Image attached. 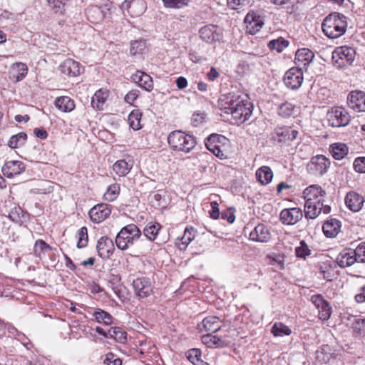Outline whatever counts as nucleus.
Returning <instances> with one entry per match:
<instances>
[{
	"mask_svg": "<svg viewBox=\"0 0 365 365\" xmlns=\"http://www.w3.org/2000/svg\"><path fill=\"white\" fill-rule=\"evenodd\" d=\"M218 106L225 113L231 114L237 124L245 123L252 113L253 106L248 97L239 92L222 95L218 101Z\"/></svg>",
	"mask_w": 365,
	"mask_h": 365,
	"instance_id": "obj_1",
	"label": "nucleus"
},
{
	"mask_svg": "<svg viewBox=\"0 0 365 365\" xmlns=\"http://www.w3.org/2000/svg\"><path fill=\"white\" fill-rule=\"evenodd\" d=\"M347 27L346 17L340 13L329 14L322 24V31L330 38H336L342 36Z\"/></svg>",
	"mask_w": 365,
	"mask_h": 365,
	"instance_id": "obj_2",
	"label": "nucleus"
},
{
	"mask_svg": "<svg viewBox=\"0 0 365 365\" xmlns=\"http://www.w3.org/2000/svg\"><path fill=\"white\" fill-rule=\"evenodd\" d=\"M170 147L176 151L190 153L197 144L195 138L181 130H174L168 136Z\"/></svg>",
	"mask_w": 365,
	"mask_h": 365,
	"instance_id": "obj_3",
	"label": "nucleus"
},
{
	"mask_svg": "<svg viewBox=\"0 0 365 365\" xmlns=\"http://www.w3.org/2000/svg\"><path fill=\"white\" fill-rule=\"evenodd\" d=\"M142 235L141 231L135 224L123 227L115 237V244L118 249L126 250Z\"/></svg>",
	"mask_w": 365,
	"mask_h": 365,
	"instance_id": "obj_4",
	"label": "nucleus"
},
{
	"mask_svg": "<svg viewBox=\"0 0 365 365\" xmlns=\"http://www.w3.org/2000/svg\"><path fill=\"white\" fill-rule=\"evenodd\" d=\"M356 56L355 50L349 46L337 47L332 53L334 65L338 68H344L351 65Z\"/></svg>",
	"mask_w": 365,
	"mask_h": 365,
	"instance_id": "obj_5",
	"label": "nucleus"
},
{
	"mask_svg": "<svg viewBox=\"0 0 365 365\" xmlns=\"http://www.w3.org/2000/svg\"><path fill=\"white\" fill-rule=\"evenodd\" d=\"M330 160L323 155H317L311 158L307 165L308 173L314 176H322L330 167Z\"/></svg>",
	"mask_w": 365,
	"mask_h": 365,
	"instance_id": "obj_6",
	"label": "nucleus"
},
{
	"mask_svg": "<svg viewBox=\"0 0 365 365\" xmlns=\"http://www.w3.org/2000/svg\"><path fill=\"white\" fill-rule=\"evenodd\" d=\"M329 125L331 127L346 126L351 120L349 112L343 107H333L327 113Z\"/></svg>",
	"mask_w": 365,
	"mask_h": 365,
	"instance_id": "obj_7",
	"label": "nucleus"
},
{
	"mask_svg": "<svg viewBox=\"0 0 365 365\" xmlns=\"http://www.w3.org/2000/svg\"><path fill=\"white\" fill-rule=\"evenodd\" d=\"M304 81L303 71L298 68H291L284 76V83L292 90H297L302 86Z\"/></svg>",
	"mask_w": 365,
	"mask_h": 365,
	"instance_id": "obj_8",
	"label": "nucleus"
},
{
	"mask_svg": "<svg viewBox=\"0 0 365 365\" xmlns=\"http://www.w3.org/2000/svg\"><path fill=\"white\" fill-rule=\"evenodd\" d=\"M134 292L139 298H145L153 293V286L149 278L141 277L133 281Z\"/></svg>",
	"mask_w": 365,
	"mask_h": 365,
	"instance_id": "obj_9",
	"label": "nucleus"
},
{
	"mask_svg": "<svg viewBox=\"0 0 365 365\" xmlns=\"http://www.w3.org/2000/svg\"><path fill=\"white\" fill-rule=\"evenodd\" d=\"M199 33L201 39L207 43H213L219 41L222 37L221 29L212 24L202 27Z\"/></svg>",
	"mask_w": 365,
	"mask_h": 365,
	"instance_id": "obj_10",
	"label": "nucleus"
},
{
	"mask_svg": "<svg viewBox=\"0 0 365 365\" xmlns=\"http://www.w3.org/2000/svg\"><path fill=\"white\" fill-rule=\"evenodd\" d=\"M310 300L319 310V319L323 321L328 320L332 313V309L322 294H314L311 297Z\"/></svg>",
	"mask_w": 365,
	"mask_h": 365,
	"instance_id": "obj_11",
	"label": "nucleus"
},
{
	"mask_svg": "<svg viewBox=\"0 0 365 365\" xmlns=\"http://www.w3.org/2000/svg\"><path fill=\"white\" fill-rule=\"evenodd\" d=\"M299 132L291 127H277L272 133V138L278 143H286L295 140Z\"/></svg>",
	"mask_w": 365,
	"mask_h": 365,
	"instance_id": "obj_12",
	"label": "nucleus"
},
{
	"mask_svg": "<svg viewBox=\"0 0 365 365\" xmlns=\"http://www.w3.org/2000/svg\"><path fill=\"white\" fill-rule=\"evenodd\" d=\"M347 104L356 112H365V93L361 91H352L347 96Z\"/></svg>",
	"mask_w": 365,
	"mask_h": 365,
	"instance_id": "obj_13",
	"label": "nucleus"
},
{
	"mask_svg": "<svg viewBox=\"0 0 365 365\" xmlns=\"http://www.w3.org/2000/svg\"><path fill=\"white\" fill-rule=\"evenodd\" d=\"M314 56V53L307 48L298 49L294 59L295 64L297 66V68L302 69V71H307L309 64L313 61Z\"/></svg>",
	"mask_w": 365,
	"mask_h": 365,
	"instance_id": "obj_14",
	"label": "nucleus"
},
{
	"mask_svg": "<svg viewBox=\"0 0 365 365\" xmlns=\"http://www.w3.org/2000/svg\"><path fill=\"white\" fill-rule=\"evenodd\" d=\"M110 213V205L101 203L93 206L90 210L88 215L92 222L100 223L108 217Z\"/></svg>",
	"mask_w": 365,
	"mask_h": 365,
	"instance_id": "obj_15",
	"label": "nucleus"
},
{
	"mask_svg": "<svg viewBox=\"0 0 365 365\" xmlns=\"http://www.w3.org/2000/svg\"><path fill=\"white\" fill-rule=\"evenodd\" d=\"M96 250L101 258H110L115 250L113 240L107 236L101 237L97 242Z\"/></svg>",
	"mask_w": 365,
	"mask_h": 365,
	"instance_id": "obj_16",
	"label": "nucleus"
},
{
	"mask_svg": "<svg viewBox=\"0 0 365 365\" xmlns=\"http://www.w3.org/2000/svg\"><path fill=\"white\" fill-rule=\"evenodd\" d=\"M303 215L299 208L283 209L280 212V220L284 225H292L302 219Z\"/></svg>",
	"mask_w": 365,
	"mask_h": 365,
	"instance_id": "obj_17",
	"label": "nucleus"
},
{
	"mask_svg": "<svg viewBox=\"0 0 365 365\" xmlns=\"http://www.w3.org/2000/svg\"><path fill=\"white\" fill-rule=\"evenodd\" d=\"M59 69L63 74L71 77L78 76L83 71L81 64L71 58L65 60L60 65Z\"/></svg>",
	"mask_w": 365,
	"mask_h": 365,
	"instance_id": "obj_18",
	"label": "nucleus"
},
{
	"mask_svg": "<svg viewBox=\"0 0 365 365\" xmlns=\"http://www.w3.org/2000/svg\"><path fill=\"white\" fill-rule=\"evenodd\" d=\"M364 197L355 191L349 192L345 197V204L352 212H359L364 203Z\"/></svg>",
	"mask_w": 365,
	"mask_h": 365,
	"instance_id": "obj_19",
	"label": "nucleus"
},
{
	"mask_svg": "<svg viewBox=\"0 0 365 365\" xmlns=\"http://www.w3.org/2000/svg\"><path fill=\"white\" fill-rule=\"evenodd\" d=\"M26 167L21 161L10 160L4 165L1 171L4 176L8 178L20 175L25 171Z\"/></svg>",
	"mask_w": 365,
	"mask_h": 365,
	"instance_id": "obj_20",
	"label": "nucleus"
},
{
	"mask_svg": "<svg viewBox=\"0 0 365 365\" xmlns=\"http://www.w3.org/2000/svg\"><path fill=\"white\" fill-rule=\"evenodd\" d=\"M131 79L134 83L147 91H151L153 88L152 77L143 71L137 70L131 76Z\"/></svg>",
	"mask_w": 365,
	"mask_h": 365,
	"instance_id": "obj_21",
	"label": "nucleus"
},
{
	"mask_svg": "<svg viewBox=\"0 0 365 365\" xmlns=\"http://www.w3.org/2000/svg\"><path fill=\"white\" fill-rule=\"evenodd\" d=\"M222 327V322L215 316L205 317L200 324H198L200 331H206L215 333Z\"/></svg>",
	"mask_w": 365,
	"mask_h": 365,
	"instance_id": "obj_22",
	"label": "nucleus"
},
{
	"mask_svg": "<svg viewBox=\"0 0 365 365\" xmlns=\"http://www.w3.org/2000/svg\"><path fill=\"white\" fill-rule=\"evenodd\" d=\"M336 262L341 268H345L358 262L353 249L344 250L336 257Z\"/></svg>",
	"mask_w": 365,
	"mask_h": 365,
	"instance_id": "obj_23",
	"label": "nucleus"
},
{
	"mask_svg": "<svg viewBox=\"0 0 365 365\" xmlns=\"http://www.w3.org/2000/svg\"><path fill=\"white\" fill-rule=\"evenodd\" d=\"M303 194L305 203H307L308 201L322 200L326 195V192L319 185H312L307 187L304 190Z\"/></svg>",
	"mask_w": 365,
	"mask_h": 365,
	"instance_id": "obj_24",
	"label": "nucleus"
},
{
	"mask_svg": "<svg viewBox=\"0 0 365 365\" xmlns=\"http://www.w3.org/2000/svg\"><path fill=\"white\" fill-rule=\"evenodd\" d=\"M247 23V29L251 34H255L258 32L264 25V21L261 16L253 14H247L245 19Z\"/></svg>",
	"mask_w": 365,
	"mask_h": 365,
	"instance_id": "obj_25",
	"label": "nucleus"
},
{
	"mask_svg": "<svg viewBox=\"0 0 365 365\" xmlns=\"http://www.w3.org/2000/svg\"><path fill=\"white\" fill-rule=\"evenodd\" d=\"M250 238L252 241L267 242L270 239V233L264 225L259 224L250 232Z\"/></svg>",
	"mask_w": 365,
	"mask_h": 365,
	"instance_id": "obj_26",
	"label": "nucleus"
},
{
	"mask_svg": "<svg viewBox=\"0 0 365 365\" xmlns=\"http://www.w3.org/2000/svg\"><path fill=\"white\" fill-rule=\"evenodd\" d=\"M341 226L339 220L331 218L324 223L322 230L326 237H334L339 232Z\"/></svg>",
	"mask_w": 365,
	"mask_h": 365,
	"instance_id": "obj_27",
	"label": "nucleus"
},
{
	"mask_svg": "<svg viewBox=\"0 0 365 365\" xmlns=\"http://www.w3.org/2000/svg\"><path fill=\"white\" fill-rule=\"evenodd\" d=\"M322 200H317L314 202L308 201L304 204L305 217L309 219H315L322 212V206L324 202Z\"/></svg>",
	"mask_w": 365,
	"mask_h": 365,
	"instance_id": "obj_28",
	"label": "nucleus"
},
{
	"mask_svg": "<svg viewBox=\"0 0 365 365\" xmlns=\"http://www.w3.org/2000/svg\"><path fill=\"white\" fill-rule=\"evenodd\" d=\"M329 152L335 160H342L349 153V148L344 143H334L329 147Z\"/></svg>",
	"mask_w": 365,
	"mask_h": 365,
	"instance_id": "obj_29",
	"label": "nucleus"
},
{
	"mask_svg": "<svg viewBox=\"0 0 365 365\" xmlns=\"http://www.w3.org/2000/svg\"><path fill=\"white\" fill-rule=\"evenodd\" d=\"M28 73V67L25 63H16L9 72L10 78L19 82L23 80Z\"/></svg>",
	"mask_w": 365,
	"mask_h": 365,
	"instance_id": "obj_30",
	"label": "nucleus"
},
{
	"mask_svg": "<svg viewBox=\"0 0 365 365\" xmlns=\"http://www.w3.org/2000/svg\"><path fill=\"white\" fill-rule=\"evenodd\" d=\"M54 104L59 110L65 113L71 112L75 108L74 101L68 96L56 98Z\"/></svg>",
	"mask_w": 365,
	"mask_h": 365,
	"instance_id": "obj_31",
	"label": "nucleus"
},
{
	"mask_svg": "<svg viewBox=\"0 0 365 365\" xmlns=\"http://www.w3.org/2000/svg\"><path fill=\"white\" fill-rule=\"evenodd\" d=\"M133 168L132 160L126 161L125 159L117 160L113 165V170L119 176H125Z\"/></svg>",
	"mask_w": 365,
	"mask_h": 365,
	"instance_id": "obj_32",
	"label": "nucleus"
},
{
	"mask_svg": "<svg viewBox=\"0 0 365 365\" xmlns=\"http://www.w3.org/2000/svg\"><path fill=\"white\" fill-rule=\"evenodd\" d=\"M88 19L93 24L102 21L104 17L103 11L98 6H91L86 11Z\"/></svg>",
	"mask_w": 365,
	"mask_h": 365,
	"instance_id": "obj_33",
	"label": "nucleus"
},
{
	"mask_svg": "<svg viewBox=\"0 0 365 365\" xmlns=\"http://www.w3.org/2000/svg\"><path fill=\"white\" fill-rule=\"evenodd\" d=\"M256 178L262 185L269 184L273 178V173L268 166H262L256 171Z\"/></svg>",
	"mask_w": 365,
	"mask_h": 365,
	"instance_id": "obj_34",
	"label": "nucleus"
},
{
	"mask_svg": "<svg viewBox=\"0 0 365 365\" xmlns=\"http://www.w3.org/2000/svg\"><path fill=\"white\" fill-rule=\"evenodd\" d=\"M161 227L160 224L158 222H149L143 229V235L149 240L154 241Z\"/></svg>",
	"mask_w": 365,
	"mask_h": 365,
	"instance_id": "obj_35",
	"label": "nucleus"
},
{
	"mask_svg": "<svg viewBox=\"0 0 365 365\" xmlns=\"http://www.w3.org/2000/svg\"><path fill=\"white\" fill-rule=\"evenodd\" d=\"M52 250V247L43 240L36 241L34 247V253L36 257L42 258L46 253Z\"/></svg>",
	"mask_w": 365,
	"mask_h": 365,
	"instance_id": "obj_36",
	"label": "nucleus"
},
{
	"mask_svg": "<svg viewBox=\"0 0 365 365\" xmlns=\"http://www.w3.org/2000/svg\"><path fill=\"white\" fill-rule=\"evenodd\" d=\"M128 10L133 15L140 16L145 10V3L144 0H132L128 6Z\"/></svg>",
	"mask_w": 365,
	"mask_h": 365,
	"instance_id": "obj_37",
	"label": "nucleus"
},
{
	"mask_svg": "<svg viewBox=\"0 0 365 365\" xmlns=\"http://www.w3.org/2000/svg\"><path fill=\"white\" fill-rule=\"evenodd\" d=\"M110 338H113L115 341L124 344L127 340V333L122 328L115 327L108 329Z\"/></svg>",
	"mask_w": 365,
	"mask_h": 365,
	"instance_id": "obj_38",
	"label": "nucleus"
},
{
	"mask_svg": "<svg viewBox=\"0 0 365 365\" xmlns=\"http://www.w3.org/2000/svg\"><path fill=\"white\" fill-rule=\"evenodd\" d=\"M187 359L194 365H209L201 359V351L199 349H191L186 353Z\"/></svg>",
	"mask_w": 365,
	"mask_h": 365,
	"instance_id": "obj_39",
	"label": "nucleus"
},
{
	"mask_svg": "<svg viewBox=\"0 0 365 365\" xmlns=\"http://www.w3.org/2000/svg\"><path fill=\"white\" fill-rule=\"evenodd\" d=\"M96 321L98 323H103L106 325H110L113 322L112 316L107 312L97 309L93 314Z\"/></svg>",
	"mask_w": 365,
	"mask_h": 365,
	"instance_id": "obj_40",
	"label": "nucleus"
},
{
	"mask_svg": "<svg viewBox=\"0 0 365 365\" xmlns=\"http://www.w3.org/2000/svg\"><path fill=\"white\" fill-rule=\"evenodd\" d=\"M26 139H27V135L25 133H24V132L19 133L16 135H12L10 138V139L8 142V145L11 148H13V149L16 148L19 146H21V145H24Z\"/></svg>",
	"mask_w": 365,
	"mask_h": 365,
	"instance_id": "obj_41",
	"label": "nucleus"
},
{
	"mask_svg": "<svg viewBox=\"0 0 365 365\" xmlns=\"http://www.w3.org/2000/svg\"><path fill=\"white\" fill-rule=\"evenodd\" d=\"M295 110V106L289 102H284L280 104L277 109V113L282 118H289L293 115Z\"/></svg>",
	"mask_w": 365,
	"mask_h": 365,
	"instance_id": "obj_42",
	"label": "nucleus"
},
{
	"mask_svg": "<svg viewBox=\"0 0 365 365\" xmlns=\"http://www.w3.org/2000/svg\"><path fill=\"white\" fill-rule=\"evenodd\" d=\"M271 332L274 336H283L290 335L292 331L287 326L281 322H279L275 323L272 326Z\"/></svg>",
	"mask_w": 365,
	"mask_h": 365,
	"instance_id": "obj_43",
	"label": "nucleus"
},
{
	"mask_svg": "<svg viewBox=\"0 0 365 365\" xmlns=\"http://www.w3.org/2000/svg\"><path fill=\"white\" fill-rule=\"evenodd\" d=\"M119 192V185L117 183L112 184L107 188L106 192L103 195V198L106 201L113 202L118 197Z\"/></svg>",
	"mask_w": 365,
	"mask_h": 365,
	"instance_id": "obj_44",
	"label": "nucleus"
},
{
	"mask_svg": "<svg viewBox=\"0 0 365 365\" xmlns=\"http://www.w3.org/2000/svg\"><path fill=\"white\" fill-rule=\"evenodd\" d=\"M141 113L138 110H133L128 115V123L134 130L140 129Z\"/></svg>",
	"mask_w": 365,
	"mask_h": 365,
	"instance_id": "obj_45",
	"label": "nucleus"
},
{
	"mask_svg": "<svg viewBox=\"0 0 365 365\" xmlns=\"http://www.w3.org/2000/svg\"><path fill=\"white\" fill-rule=\"evenodd\" d=\"M190 0H162L165 8L180 9L189 5Z\"/></svg>",
	"mask_w": 365,
	"mask_h": 365,
	"instance_id": "obj_46",
	"label": "nucleus"
},
{
	"mask_svg": "<svg viewBox=\"0 0 365 365\" xmlns=\"http://www.w3.org/2000/svg\"><path fill=\"white\" fill-rule=\"evenodd\" d=\"M106 97L107 96L106 93H103L101 91H96L94 96L92 97V106L98 110L103 109V106L106 100Z\"/></svg>",
	"mask_w": 365,
	"mask_h": 365,
	"instance_id": "obj_47",
	"label": "nucleus"
},
{
	"mask_svg": "<svg viewBox=\"0 0 365 365\" xmlns=\"http://www.w3.org/2000/svg\"><path fill=\"white\" fill-rule=\"evenodd\" d=\"M202 341L210 348L219 347L222 344V340L219 337L212 335L210 333L202 336Z\"/></svg>",
	"mask_w": 365,
	"mask_h": 365,
	"instance_id": "obj_48",
	"label": "nucleus"
},
{
	"mask_svg": "<svg viewBox=\"0 0 365 365\" xmlns=\"http://www.w3.org/2000/svg\"><path fill=\"white\" fill-rule=\"evenodd\" d=\"M289 45V41L283 38L273 39L268 43L270 50H275L278 53L282 52Z\"/></svg>",
	"mask_w": 365,
	"mask_h": 365,
	"instance_id": "obj_49",
	"label": "nucleus"
},
{
	"mask_svg": "<svg viewBox=\"0 0 365 365\" xmlns=\"http://www.w3.org/2000/svg\"><path fill=\"white\" fill-rule=\"evenodd\" d=\"M220 135L217 134H212L205 140V145L210 152H215V150L220 146Z\"/></svg>",
	"mask_w": 365,
	"mask_h": 365,
	"instance_id": "obj_50",
	"label": "nucleus"
},
{
	"mask_svg": "<svg viewBox=\"0 0 365 365\" xmlns=\"http://www.w3.org/2000/svg\"><path fill=\"white\" fill-rule=\"evenodd\" d=\"M145 48V43L143 41H134L131 42L130 53L132 56L141 54Z\"/></svg>",
	"mask_w": 365,
	"mask_h": 365,
	"instance_id": "obj_51",
	"label": "nucleus"
},
{
	"mask_svg": "<svg viewBox=\"0 0 365 365\" xmlns=\"http://www.w3.org/2000/svg\"><path fill=\"white\" fill-rule=\"evenodd\" d=\"M88 243V230L86 227H82L78 230V240L77 242L78 248H83Z\"/></svg>",
	"mask_w": 365,
	"mask_h": 365,
	"instance_id": "obj_52",
	"label": "nucleus"
},
{
	"mask_svg": "<svg viewBox=\"0 0 365 365\" xmlns=\"http://www.w3.org/2000/svg\"><path fill=\"white\" fill-rule=\"evenodd\" d=\"M354 251L358 263H365V242L359 243Z\"/></svg>",
	"mask_w": 365,
	"mask_h": 365,
	"instance_id": "obj_53",
	"label": "nucleus"
},
{
	"mask_svg": "<svg viewBox=\"0 0 365 365\" xmlns=\"http://www.w3.org/2000/svg\"><path fill=\"white\" fill-rule=\"evenodd\" d=\"M48 5L55 9L56 12H62L68 0H48Z\"/></svg>",
	"mask_w": 365,
	"mask_h": 365,
	"instance_id": "obj_54",
	"label": "nucleus"
},
{
	"mask_svg": "<svg viewBox=\"0 0 365 365\" xmlns=\"http://www.w3.org/2000/svg\"><path fill=\"white\" fill-rule=\"evenodd\" d=\"M354 170L359 173H365V157L356 158L353 163Z\"/></svg>",
	"mask_w": 365,
	"mask_h": 365,
	"instance_id": "obj_55",
	"label": "nucleus"
},
{
	"mask_svg": "<svg viewBox=\"0 0 365 365\" xmlns=\"http://www.w3.org/2000/svg\"><path fill=\"white\" fill-rule=\"evenodd\" d=\"M194 235L190 231L188 228H186L184 235L182 237V245H184L183 247H180V250H185L187 246L194 240Z\"/></svg>",
	"mask_w": 365,
	"mask_h": 365,
	"instance_id": "obj_56",
	"label": "nucleus"
},
{
	"mask_svg": "<svg viewBox=\"0 0 365 365\" xmlns=\"http://www.w3.org/2000/svg\"><path fill=\"white\" fill-rule=\"evenodd\" d=\"M296 255L298 257L305 258L309 255V250L304 242H301V246L295 249Z\"/></svg>",
	"mask_w": 365,
	"mask_h": 365,
	"instance_id": "obj_57",
	"label": "nucleus"
},
{
	"mask_svg": "<svg viewBox=\"0 0 365 365\" xmlns=\"http://www.w3.org/2000/svg\"><path fill=\"white\" fill-rule=\"evenodd\" d=\"M140 91L137 89L130 91L125 96V101L133 105L135 101L138 98Z\"/></svg>",
	"mask_w": 365,
	"mask_h": 365,
	"instance_id": "obj_58",
	"label": "nucleus"
},
{
	"mask_svg": "<svg viewBox=\"0 0 365 365\" xmlns=\"http://www.w3.org/2000/svg\"><path fill=\"white\" fill-rule=\"evenodd\" d=\"M105 365H121L122 361L119 358H115L113 354H108L103 361Z\"/></svg>",
	"mask_w": 365,
	"mask_h": 365,
	"instance_id": "obj_59",
	"label": "nucleus"
},
{
	"mask_svg": "<svg viewBox=\"0 0 365 365\" xmlns=\"http://www.w3.org/2000/svg\"><path fill=\"white\" fill-rule=\"evenodd\" d=\"M268 257L270 259V264H278L279 269L284 268V257L280 255H274V256H268Z\"/></svg>",
	"mask_w": 365,
	"mask_h": 365,
	"instance_id": "obj_60",
	"label": "nucleus"
},
{
	"mask_svg": "<svg viewBox=\"0 0 365 365\" xmlns=\"http://www.w3.org/2000/svg\"><path fill=\"white\" fill-rule=\"evenodd\" d=\"M212 210L210 211V215L212 219H217L220 216L219 204L214 201L211 202Z\"/></svg>",
	"mask_w": 365,
	"mask_h": 365,
	"instance_id": "obj_61",
	"label": "nucleus"
},
{
	"mask_svg": "<svg viewBox=\"0 0 365 365\" xmlns=\"http://www.w3.org/2000/svg\"><path fill=\"white\" fill-rule=\"evenodd\" d=\"M221 217L222 219L227 220V221L229 223L234 222V221L235 220V216L234 215V212L231 210H227L223 211L221 213Z\"/></svg>",
	"mask_w": 365,
	"mask_h": 365,
	"instance_id": "obj_62",
	"label": "nucleus"
},
{
	"mask_svg": "<svg viewBox=\"0 0 365 365\" xmlns=\"http://www.w3.org/2000/svg\"><path fill=\"white\" fill-rule=\"evenodd\" d=\"M359 293L355 295V300L358 303L365 302V284L359 289Z\"/></svg>",
	"mask_w": 365,
	"mask_h": 365,
	"instance_id": "obj_63",
	"label": "nucleus"
},
{
	"mask_svg": "<svg viewBox=\"0 0 365 365\" xmlns=\"http://www.w3.org/2000/svg\"><path fill=\"white\" fill-rule=\"evenodd\" d=\"M247 0H227L230 6L233 9H237L238 6H245Z\"/></svg>",
	"mask_w": 365,
	"mask_h": 365,
	"instance_id": "obj_64",
	"label": "nucleus"
}]
</instances>
